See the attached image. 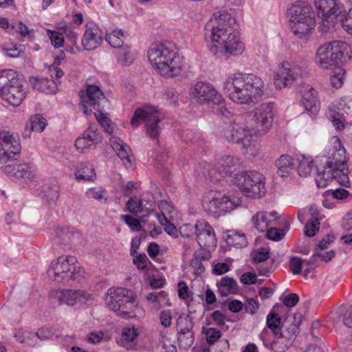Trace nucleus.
Returning <instances> with one entry per match:
<instances>
[{
    "label": "nucleus",
    "instance_id": "f257e3e1",
    "mask_svg": "<svg viewBox=\"0 0 352 352\" xmlns=\"http://www.w3.org/2000/svg\"><path fill=\"white\" fill-rule=\"evenodd\" d=\"M241 167L239 157L233 155H223L220 157L212 167L204 163L200 168L201 173L208 175L214 182L221 177H231L230 184L247 197L259 199L266 192L265 177L256 171H240L234 173Z\"/></svg>",
    "mask_w": 352,
    "mask_h": 352
},
{
    "label": "nucleus",
    "instance_id": "f03ea898",
    "mask_svg": "<svg viewBox=\"0 0 352 352\" xmlns=\"http://www.w3.org/2000/svg\"><path fill=\"white\" fill-rule=\"evenodd\" d=\"M235 19L225 10L215 12L205 28L204 38L210 52L216 56H240L244 43L234 28Z\"/></svg>",
    "mask_w": 352,
    "mask_h": 352
},
{
    "label": "nucleus",
    "instance_id": "7ed1b4c3",
    "mask_svg": "<svg viewBox=\"0 0 352 352\" xmlns=\"http://www.w3.org/2000/svg\"><path fill=\"white\" fill-rule=\"evenodd\" d=\"M223 89L234 103L247 105L258 103L266 92L263 78L252 73L228 76L223 82Z\"/></svg>",
    "mask_w": 352,
    "mask_h": 352
},
{
    "label": "nucleus",
    "instance_id": "20e7f679",
    "mask_svg": "<svg viewBox=\"0 0 352 352\" xmlns=\"http://www.w3.org/2000/svg\"><path fill=\"white\" fill-rule=\"evenodd\" d=\"M326 153L327 162L323 172L322 174H318L316 177L317 186L320 188L326 187L328 182L335 179L340 185L347 186L349 179V170L346 167V150L339 138H331V146L328 147Z\"/></svg>",
    "mask_w": 352,
    "mask_h": 352
},
{
    "label": "nucleus",
    "instance_id": "39448f33",
    "mask_svg": "<svg viewBox=\"0 0 352 352\" xmlns=\"http://www.w3.org/2000/svg\"><path fill=\"white\" fill-rule=\"evenodd\" d=\"M148 58L153 69L164 77L179 75L182 70V58L171 46L153 43L148 50Z\"/></svg>",
    "mask_w": 352,
    "mask_h": 352
},
{
    "label": "nucleus",
    "instance_id": "423d86ee",
    "mask_svg": "<svg viewBox=\"0 0 352 352\" xmlns=\"http://www.w3.org/2000/svg\"><path fill=\"white\" fill-rule=\"evenodd\" d=\"M109 309L122 318L142 317L144 311L136 302L133 293L124 287H111L104 296Z\"/></svg>",
    "mask_w": 352,
    "mask_h": 352
},
{
    "label": "nucleus",
    "instance_id": "0eeeda50",
    "mask_svg": "<svg viewBox=\"0 0 352 352\" xmlns=\"http://www.w3.org/2000/svg\"><path fill=\"white\" fill-rule=\"evenodd\" d=\"M289 26L292 32L298 37L311 33L315 26L314 13L309 3L297 1L287 10Z\"/></svg>",
    "mask_w": 352,
    "mask_h": 352
},
{
    "label": "nucleus",
    "instance_id": "6e6552de",
    "mask_svg": "<svg viewBox=\"0 0 352 352\" xmlns=\"http://www.w3.org/2000/svg\"><path fill=\"white\" fill-rule=\"evenodd\" d=\"M27 94V88L16 71L10 69L0 71V97L2 100L14 107H18Z\"/></svg>",
    "mask_w": 352,
    "mask_h": 352
},
{
    "label": "nucleus",
    "instance_id": "1a4fd4ad",
    "mask_svg": "<svg viewBox=\"0 0 352 352\" xmlns=\"http://www.w3.org/2000/svg\"><path fill=\"white\" fill-rule=\"evenodd\" d=\"M85 271L76 258L62 255L53 260L48 269L49 276L55 282L66 283L69 280H79L84 277Z\"/></svg>",
    "mask_w": 352,
    "mask_h": 352
},
{
    "label": "nucleus",
    "instance_id": "9d476101",
    "mask_svg": "<svg viewBox=\"0 0 352 352\" xmlns=\"http://www.w3.org/2000/svg\"><path fill=\"white\" fill-rule=\"evenodd\" d=\"M239 197L227 195L221 190H210L202 200L203 207L215 217L223 216L241 205Z\"/></svg>",
    "mask_w": 352,
    "mask_h": 352
},
{
    "label": "nucleus",
    "instance_id": "9b49d317",
    "mask_svg": "<svg viewBox=\"0 0 352 352\" xmlns=\"http://www.w3.org/2000/svg\"><path fill=\"white\" fill-rule=\"evenodd\" d=\"M350 46L344 41H335L321 45L317 50L315 57L316 65L322 69H329L338 61L350 58Z\"/></svg>",
    "mask_w": 352,
    "mask_h": 352
},
{
    "label": "nucleus",
    "instance_id": "f8f14e48",
    "mask_svg": "<svg viewBox=\"0 0 352 352\" xmlns=\"http://www.w3.org/2000/svg\"><path fill=\"white\" fill-rule=\"evenodd\" d=\"M161 116L157 107L151 105H144L135 110L131 119V124L133 127H138L141 122H144L146 134L151 139L158 141L160 132L159 123Z\"/></svg>",
    "mask_w": 352,
    "mask_h": 352
},
{
    "label": "nucleus",
    "instance_id": "ddd939ff",
    "mask_svg": "<svg viewBox=\"0 0 352 352\" xmlns=\"http://www.w3.org/2000/svg\"><path fill=\"white\" fill-rule=\"evenodd\" d=\"M275 114L274 102H267L256 106L252 111V120L255 124V135L266 134L271 129Z\"/></svg>",
    "mask_w": 352,
    "mask_h": 352
},
{
    "label": "nucleus",
    "instance_id": "4468645a",
    "mask_svg": "<svg viewBox=\"0 0 352 352\" xmlns=\"http://www.w3.org/2000/svg\"><path fill=\"white\" fill-rule=\"evenodd\" d=\"M300 75V67L293 61L283 60L277 63L273 73L274 85L282 89L292 86Z\"/></svg>",
    "mask_w": 352,
    "mask_h": 352
},
{
    "label": "nucleus",
    "instance_id": "2eb2a0df",
    "mask_svg": "<svg viewBox=\"0 0 352 352\" xmlns=\"http://www.w3.org/2000/svg\"><path fill=\"white\" fill-rule=\"evenodd\" d=\"M190 99L199 104L219 103L223 100V96L207 81H198L192 85L188 91Z\"/></svg>",
    "mask_w": 352,
    "mask_h": 352
},
{
    "label": "nucleus",
    "instance_id": "dca6fc26",
    "mask_svg": "<svg viewBox=\"0 0 352 352\" xmlns=\"http://www.w3.org/2000/svg\"><path fill=\"white\" fill-rule=\"evenodd\" d=\"M318 15L322 19L321 29L327 32L334 26V19L344 12V6L337 0H314Z\"/></svg>",
    "mask_w": 352,
    "mask_h": 352
},
{
    "label": "nucleus",
    "instance_id": "f3484780",
    "mask_svg": "<svg viewBox=\"0 0 352 352\" xmlns=\"http://www.w3.org/2000/svg\"><path fill=\"white\" fill-rule=\"evenodd\" d=\"M252 129L243 118L224 122L221 126L220 136L228 142L240 144L246 137H250Z\"/></svg>",
    "mask_w": 352,
    "mask_h": 352
},
{
    "label": "nucleus",
    "instance_id": "a211bd4d",
    "mask_svg": "<svg viewBox=\"0 0 352 352\" xmlns=\"http://www.w3.org/2000/svg\"><path fill=\"white\" fill-rule=\"evenodd\" d=\"M50 299L52 303L73 307L77 303L87 304L91 301L93 298L91 294L84 290L64 289L51 291Z\"/></svg>",
    "mask_w": 352,
    "mask_h": 352
},
{
    "label": "nucleus",
    "instance_id": "6ab92c4d",
    "mask_svg": "<svg viewBox=\"0 0 352 352\" xmlns=\"http://www.w3.org/2000/svg\"><path fill=\"white\" fill-rule=\"evenodd\" d=\"M298 326L296 324H292L289 327L285 329L283 325L281 326L280 333H278L276 340H271L270 335L267 329H264L260 333V338L263 340L264 345L267 348L275 349L276 345L283 344L285 347L287 348L292 345L293 342L296 338L298 333Z\"/></svg>",
    "mask_w": 352,
    "mask_h": 352
},
{
    "label": "nucleus",
    "instance_id": "aec40b11",
    "mask_svg": "<svg viewBox=\"0 0 352 352\" xmlns=\"http://www.w3.org/2000/svg\"><path fill=\"white\" fill-rule=\"evenodd\" d=\"M3 172L25 184L32 183L37 178V169L34 164H9L3 168Z\"/></svg>",
    "mask_w": 352,
    "mask_h": 352
},
{
    "label": "nucleus",
    "instance_id": "412c9836",
    "mask_svg": "<svg viewBox=\"0 0 352 352\" xmlns=\"http://www.w3.org/2000/svg\"><path fill=\"white\" fill-rule=\"evenodd\" d=\"M79 96L83 113L89 115L93 110H99L100 101L104 95L99 87L88 85L85 91H80Z\"/></svg>",
    "mask_w": 352,
    "mask_h": 352
},
{
    "label": "nucleus",
    "instance_id": "4be33fe9",
    "mask_svg": "<svg viewBox=\"0 0 352 352\" xmlns=\"http://www.w3.org/2000/svg\"><path fill=\"white\" fill-rule=\"evenodd\" d=\"M196 240L202 248L214 247L217 238L212 226L205 219L197 220L195 225Z\"/></svg>",
    "mask_w": 352,
    "mask_h": 352
},
{
    "label": "nucleus",
    "instance_id": "5701e85b",
    "mask_svg": "<svg viewBox=\"0 0 352 352\" xmlns=\"http://www.w3.org/2000/svg\"><path fill=\"white\" fill-rule=\"evenodd\" d=\"M21 152V145L16 137L9 132L0 133V163H6Z\"/></svg>",
    "mask_w": 352,
    "mask_h": 352
},
{
    "label": "nucleus",
    "instance_id": "b1692460",
    "mask_svg": "<svg viewBox=\"0 0 352 352\" xmlns=\"http://www.w3.org/2000/svg\"><path fill=\"white\" fill-rule=\"evenodd\" d=\"M102 42V31L94 22L87 23L85 25V32L81 41L84 50H95L100 46Z\"/></svg>",
    "mask_w": 352,
    "mask_h": 352
},
{
    "label": "nucleus",
    "instance_id": "393cba45",
    "mask_svg": "<svg viewBox=\"0 0 352 352\" xmlns=\"http://www.w3.org/2000/svg\"><path fill=\"white\" fill-rule=\"evenodd\" d=\"M177 340L180 347H190L194 342L193 323L188 317H179L177 320Z\"/></svg>",
    "mask_w": 352,
    "mask_h": 352
},
{
    "label": "nucleus",
    "instance_id": "a878e982",
    "mask_svg": "<svg viewBox=\"0 0 352 352\" xmlns=\"http://www.w3.org/2000/svg\"><path fill=\"white\" fill-rule=\"evenodd\" d=\"M100 136L98 133L97 127L90 126L84 133L78 137L75 142V146L80 153H85L91 150L96 144L100 142Z\"/></svg>",
    "mask_w": 352,
    "mask_h": 352
},
{
    "label": "nucleus",
    "instance_id": "bb28decb",
    "mask_svg": "<svg viewBox=\"0 0 352 352\" xmlns=\"http://www.w3.org/2000/svg\"><path fill=\"white\" fill-rule=\"evenodd\" d=\"M278 219V213L275 211H259L252 216L251 221L255 229L263 232L270 226L279 225Z\"/></svg>",
    "mask_w": 352,
    "mask_h": 352
},
{
    "label": "nucleus",
    "instance_id": "cd10ccee",
    "mask_svg": "<svg viewBox=\"0 0 352 352\" xmlns=\"http://www.w3.org/2000/svg\"><path fill=\"white\" fill-rule=\"evenodd\" d=\"M109 141L112 148L117 153L125 167L126 168H133L134 157L129 146L121 139L115 136L111 137Z\"/></svg>",
    "mask_w": 352,
    "mask_h": 352
},
{
    "label": "nucleus",
    "instance_id": "c85d7f7f",
    "mask_svg": "<svg viewBox=\"0 0 352 352\" xmlns=\"http://www.w3.org/2000/svg\"><path fill=\"white\" fill-rule=\"evenodd\" d=\"M301 103L305 110L311 115H316L320 110V103L317 98V91L313 87H307L302 93Z\"/></svg>",
    "mask_w": 352,
    "mask_h": 352
},
{
    "label": "nucleus",
    "instance_id": "c756f323",
    "mask_svg": "<svg viewBox=\"0 0 352 352\" xmlns=\"http://www.w3.org/2000/svg\"><path fill=\"white\" fill-rule=\"evenodd\" d=\"M32 87L47 94H56L58 91L57 82L47 78L32 77L30 80Z\"/></svg>",
    "mask_w": 352,
    "mask_h": 352
},
{
    "label": "nucleus",
    "instance_id": "7c9ffc66",
    "mask_svg": "<svg viewBox=\"0 0 352 352\" xmlns=\"http://www.w3.org/2000/svg\"><path fill=\"white\" fill-rule=\"evenodd\" d=\"M277 173L280 177H287L294 168V160L290 155H282L276 162Z\"/></svg>",
    "mask_w": 352,
    "mask_h": 352
},
{
    "label": "nucleus",
    "instance_id": "2f4dec72",
    "mask_svg": "<svg viewBox=\"0 0 352 352\" xmlns=\"http://www.w3.org/2000/svg\"><path fill=\"white\" fill-rule=\"evenodd\" d=\"M218 291L223 296H227L230 294H236L238 291V284L236 281L231 277L224 276L219 282L217 283Z\"/></svg>",
    "mask_w": 352,
    "mask_h": 352
},
{
    "label": "nucleus",
    "instance_id": "473e14b6",
    "mask_svg": "<svg viewBox=\"0 0 352 352\" xmlns=\"http://www.w3.org/2000/svg\"><path fill=\"white\" fill-rule=\"evenodd\" d=\"M253 131H251L250 137L245 138L243 141L240 143L243 153L249 157L257 156L261 150L260 144L252 140Z\"/></svg>",
    "mask_w": 352,
    "mask_h": 352
},
{
    "label": "nucleus",
    "instance_id": "72a5a7b5",
    "mask_svg": "<svg viewBox=\"0 0 352 352\" xmlns=\"http://www.w3.org/2000/svg\"><path fill=\"white\" fill-rule=\"evenodd\" d=\"M298 162L297 171L301 177L309 176L316 168L311 157L301 155L298 157Z\"/></svg>",
    "mask_w": 352,
    "mask_h": 352
},
{
    "label": "nucleus",
    "instance_id": "f704fd0d",
    "mask_svg": "<svg viewBox=\"0 0 352 352\" xmlns=\"http://www.w3.org/2000/svg\"><path fill=\"white\" fill-rule=\"evenodd\" d=\"M15 340L27 346H34L36 344V336L34 332L23 328L15 329L13 331Z\"/></svg>",
    "mask_w": 352,
    "mask_h": 352
},
{
    "label": "nucleus",
    "instance_id": "c9c22d12",
    "mask_svg": "<svg viewBox=\"0 0 352 352\" xmlns=\"http://www.w3.org/2000/svg\"><path fill=\"white\" fill-rule=\"evenodd\" d=\"M309 211L311 218L309 219L307 223L305 224V234L306 236L311 237L315 236L316 232L319 230L320 218L314 206H311Z\"/></svg>",
    "mask_w": 352,
    "mask_h": 352
},
{
    "label": "nucleus",
    "instance_id": "e433bc0d",
    "mask_svg": "<svg viewBox=\"0 0 352 352\" xmlns=\"http://www.w3.org/2000/svg\"><path fill=\"white\" fill-rule=\"evenodd\" d=\"M77 180L92 181L96 177L93 166L88 163L80 164L75 172Z\"/></svg>",
    "mask_w": 352,
    "mask_h": 352
},
{
    "label": "nucleus",
    "instance_id": "4c0bfd02",
    "mask_svg": "<svg viewBox=\"0 0 352 352\" xmlns=\"http://www.w3.org/2000/svg\"><path fill=\"white\" fill-rule=\"evenodd\" d=\"M36 336V344H37V340H47L52 339L53 338H58L61 336L60 331L53 327H43L37 330L36 332L34 333Z\"/></svg>",
    "mask_w": 352,
    "mask_h": 352
},
{
    "label": "nucleus",
    "instance_id": "58836bf2",
    "mask_svg": "<svg viewBox=\"0 0 352 352\" xmlns=\"http://www.w3.org/2000/svg\"><path fill=\"white\" fill-rule=\"evenodd\" d=\"M142 331L140 326L128 325L122 331V340L126 343L133 342Z\"/></svg>",
    "mask_w": 352,
    "mask_h": 352
},
{
    "label": "nucleus",
    "instance_id": "ea45409f",
    "mask_svg": "<svg viewBox=\"0 0 352 352\" xmlns=\"http://www.w3.org/2000/svg\"><path fill=\"white\" fill-rule=\"evenodd\" d=\"M117 60L123 66H128L134 60V54L128 46L121 47L117 53Z\"/></svg>",
    "mask_w": 352,
    "mask_h": 352
},
{
    "label": "nucleus",
    "instance_id": "a19ab883",
    "mask_svg": "<svg viewBox=\"0 0 352 352\" xmlns=\"http://www.w3.org/2000/svg\"><path fill=\"white\" fill-rule=\"evenodd\" d=\"M179 94L175 89L167 87L164 89L161 94V100L166 105H175L178 101Z\"/></svg>",
    "mask_w": 352,
    "mask_h": 352
},
{
    "label": "nucleus",
    "instance_id": "79ce46f5",
    "mask_svg": "<svg viewBox=\"0 0 352 352\" xmlns=\"http://www.w3.org/2000/svg\"><path fill=\"white\" fill-rule=\"evenodd\" d=\"M227 242L229 245L236 247H243L247 245L245 235L238 231H230Z\"/></svg>",
    "mask_w": 352,
    "mask_h": 352
},
{
    "label": "nucleus",
    "instance_id": "37998d69",
    "mask_svg": "<svg viewBox=\"0 0 352 352\" xmlns=\"http://www.w3.org/2000/svg\"><path fill=\"white\" fill-rule=\"evenodd\" d=\"M46 120L41 115H34L30 119V123L26 125V129L36 132H42L46 126Z\"/></svg>",
    "mask_w": 352,
    "mask_h": 352
},
{
    "label": "nucleus",
    "instance_id": "c03bdc74",
    "mask_svg": "<svg viewBox=\"0 0 352 352\" xmlns=\"http://www.w3.org/2000/svg\"><path fill=\"white\" fill-rule=\"evenodd\" d=\"M123 32L121 30L116 29L111 32L106 34V41L109 45L115 48H120L122 46L123 41L122 39Z\"/></svg>",
    "mask_w": 352,
    "mask_h": 352
},
{
    "label": "nucleus",
    "instance_id": "a18cd8bd",
    "mask_svg": "<svg viewBox=\"0 0 352 352\" xmlns=\"http://www.w3.org/2000/svg\"><path fill=\"white\" fill-rule=\"evenodd\" d=\"M345 70L340 67H335L331 72L330 80L332 86L336 89L340 88L344 83Z\"/></svg>",
    "mask_w": 352,
    "mask_h": 352
},
{
    "label": "nucleus",
    "instance_id": "49530a36",
    "mask_svg": "<svg viewBox=\"0 0 352 352\" xmlns=\"http://www.w3.org/2000/svg\"><path fill=\"white\" fill-rule=\"evenodd\" d=\"M63 34L65 35L66 38L69 39V42L72 45L75 47V49L73 47L71 50L72 53H76L80 51V47L77 45L78 41V33L73 28L69 26H65L63 28Z\"/></svg>",
    "mask_w": 352,
    "mask_h": 352
},
{
    "label": "nucleus",
    "instance_id": "de8ad7c7",
    "mask_svg": "<svg viewBox=\"0 0 352 352\" xmlns=\"http://www.w3.org/2000/svg\"><path fill=\"white\" fill-rule=\"evenodd\" d=\"M336 19L341 22L343 28L348 34L352 35V9L347 12L344 10V12L341 13Z\"/></svg>",
    "mask_w": 352,
    "mask_h": 352
},
{
    "label": "nucleus",
    "instance_id": "09e8293b",
    "mask_svg": "<svg viewBox=\"0 0 352 352\" xmlns=\"http://www.w3.org/2000/svg\"><path fill=\"white\" fill-rule=\"evenodd\" d=\"M312 260L304 261L299 257L294 256L290 260V268L293 274H300L302 267L306 265L309 266L311 264Z\"/></svg>",
    "mask_w": 352,
    "mask_h": 352
},
{
    "label": "nucleus",
    "instance_id": "8fccbe9b",
    "mask_svg": "<svg viewBox=\"0 0 352 352\" xmlns=\"http://www.w3.org/2000/svg\"><path fill=\"white\" fill-rule=\"evenodd\" d=\"M281 318L280 317L271 311L267 316V325L269 329H272L275 336L278 335V330L280 327Z\"/></svg>",
    "mask_w": 352,
    "mask_h": 352
},
{
    "label": "nucleus",
    "instance_id": "3c124183",
    "mask_svg": "<svg viewBox=\"0 0 352 352\" xmlns=\"http://www.w3.org/2000/svg\"><path fill=\"white\" fill-rule=\"evenodd\" d=\"M142 198L139 199L136 197L130 198L126 204L128 211L134 214L142 213Z\"/></svg>",
    "mask_w": 352,
    "mask_h": 352
},
{
    "label": "nucleus",
    "instance_id": "603ef678",
    "mask_svg": "<svg viewBox=\"0 0 352 352\" xmlns=\"http://www.w3.org/2000/svg\"><path fill=\"white\" fill-rule=\"evenodd\" d=\"M157 219L159 223L164 226V230L168 234L174 237L177 236V230L176 227L169 221L168 217H164V215H157Z\"/></svg>",
    "mask_w": 352,
    "mask_h": 352
},
{
    "label": "nucleus",
    "instance_id": "864d4df0",
    "mask_svg": "<svg viewBox=\"0 0 352 352\" xmlns=\"http://www.w3.org/2000/svg\"><path fill=\"white\" fill-rule=\"evenodd\" d=\"M46 32L51 41L52 45L55 48H59L63 46L64 37L62 33L49 29L46 30Z\"/></svg>",
    "mask_w": 352,
    "mask_h": 352
},
{
    "label": "nucleus",
    "instance_id": "5fc2aeb1",
    "mask_svg": "<svg viewBox=\"0 0 352 352\" xmlns=\"http://www.w3.org/2000/svg\"><path fill=\"white\" fill-rule=\"evenodd\" d=\"M142 213H145L146 214H149L152 212L154 211L155 204V201L153 199V197L152 195L147 194L144 195L142 197Z\"/></svg>",
    "mask_w": 352,
    "mask_h": 352
},
{
    "label": "nucleus",
    "instance_id": "6e6d98bb",
    "mask_svg": "<svg viewBox=\"0 0 352 352\" xmlns=\"http://www.w3.org/2000/svg\"><path fill=\"white\" fill-rule=\"evenodd\" d=\"M158 207L161 211V213H157L155 214L156 217L157 215H164V217L170 218L171 214L174 212L175 210L172 203L166 200L161 201L159 203Z\"/></svg>",
    "mask_w": 352,
    "mask_h": 352
},
{
    "label": "nucleus",
    "instance_id": "4d7b16f0",
    "mask_svg": "<svg viewBox=\"0 0 352 352\" xmlns=\"http://www.w3.org/2000/svg\"><path fill=\"white\" fill-rule=\"evenodd\" d=\"M45 197L52 203H55L59 198V186L56 184H52L45 190Z\"/></svg>",
    "mask_w": 352,
    "mask_h": 352
},
{
    "label": "nucleus",
    "instance_id": "13d9d810",
    "mask_svg": "<svg viewBox=\"0 0 352 352\" xmlns=\"http://www.w3.org/2000/svg\"><path fill=\"white\" fill-rule=\"evenodd\" d=\"M121 219L132 230L139 231L141 230V223L138 219L128 214L122 215Z\"/></svg>",
    "mask_w": 352,
    "mask_h": 352
},
{
    "label": "nucleus",
    "instance_id": "bf43d9fd",
    "mask_svg": "<svg viewBox=\"0 0 352 352\" xmlns=\"http://www.w3.org/2000/svg\"><path fill=\"white\" fill-rule=\"evenodd\" d=\"M269 250L266 248H260L252 254V258L255 263H261L269 258Z\"/></svg>",
    "mask_w": 352,
    "mask_h": 352
},
{
    "label": "nucleus",
    "instance_id": "052dcab7",
    "mask_svg": "<svg viewBox=\"0 0 352 352\" xmlns=\"http://www.w3.org/2000/svg\"><path fill=\"white\" fill-rule=\"evenodd\" d=\"M270 229L267 230V237L272 241H279L285 236V232L283 230L273 228L270 226Z\"/></svg>",
    "mask_w": 352,
    "mask_h": 352
},
{
    "label": "nucleus",
    "instance_id": "680f3d73",
    "mask_svg": "<svg viewBox=\"0 0 352 352\" xmlns=\"http://www.w3.org/2000/svg\"><path fill=\"white\" fill-rule=\"evenodd\" d=\"M335 256V253L333 250L323 252L322 251H318V249L315 250V252L313 254L311 260H312L311 264L313 265L317 257L320 258L322 261L327 262L330 261Z\"/></svg>",
    "mask_w": 352,
    "mask_h": 352
},
{
    "label": "nucleus",
    "instance_id": "e2e57ef3",
    "mask_svg": "<svg viewBox=\"0 0 352 352\" xmlns=\"http://www.w3.org/2000/svg\"><path fill=\"white\" fill-rule=\"evenodd\" d=\"M190 267L194 270L195 273L200 274L204 271V266L201 262L199 254H195L194 258L190 262Z\"/></svg>",
    "mask_w": 352,
    "mask_h": 352
},
{
    "label": "nucleus",
    "instance_id": "0e129e2a",
    "mask_svg": "<svg viewBox=\"0 0 352 352\" xmlns=\"http://www.w3.org/2000/svg\"><path fill=\"white\" fill-rule=\"evenodd\" d=\"M148 258L145 254H139L133 258L134 265L141 270L146 269Z\"/></svg>",
    "mask_w": 352,
    "mask_h": 352
},
{
    "label": "nucleus",
    "instance_id": "69168bd1",
    "mask_svg": "<svg viewBox=\"0 0 352 352\" xmlns=\"http://www.w3.org/2000/svg\"><path fill=\"white\" fill-rule=\"evenodd\" d=\"M207 342L212 344L220 338L221 333L219 330L214 328H209L206 331Z\"/></svg>",
    "mask_w": 352,
    "mask_h": 352
},
{
    "label": "nucleus",
    "instance_id": "338daca9",
    "mask_svg": "<svg viewBox=\"0 0 352 352\" xmlns=\"http://www.w3.org/2000/svg\"><path fill=\"white\" fill-rule=\"evenodd\" d=\"M160 320L164 327H169L172 324V315L169 310H164L160 314Z\"/></svg>",
    "mask_w": 352,
    "mask_h": 352
},
{
    "label": "nucleus",
    "instance_id": "774afa93",
    "mask_svg": "<svg viewBox=\"0 0 352 352\" xmlns=\"http://www.w3.org/2000/svg\"><path fill=\"white\" fill-rule=\"evenodd\" d=\"M87 197L89 199H96L98 201L104 200V201L107 199L104 197L103 195V191L101 190H96V188H89L86 192Z\"/></svg>",
    "mask_w": 352,
    "mask_h": 352
}]
</instances>
